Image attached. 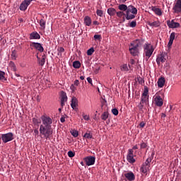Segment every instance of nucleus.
<instances>
[{
	"label": "nucleus",
	"mask_w": 181,
	"mask_h": 181,
	"mask_svg": "<svg viewBox=\"0 0 181 181\" xmlns=\"http://www.w3.org/2000/svg\"><path fill=\"white\" fill-rule=\"evenodd\" d=\"M33 135L35 136H37V137H39V130L38 129H34V133H33Z\"/></svg>",
	"instance_id": "nucleus-50"
},
{
	"label": "nucleus",
	"mask_w": 181,
	"mask_h": 181,
	"mask_svg": "<svg viewBox=\"0 0 181 181\" xmlns=\"http://www.w3.org/2000/svg\"><path fill=\"white\" fill-rule=\"evenodd\" d=\"M152 157H149L146 159V162L142 164L140 170L141 173L144 175H148V172H149V168H151V162H152Z\"/></svg>",
	"instance_id": "nucleus-4"
},
{
	"label": "nucleus",
	"mask_w": 181,
	"mask_h": 181,
	"mask_svg": "<svg viewBox=\"0 0 181 181\" xmlns=\"http://www.w3.org/2000/svg\"><path fill=\"white\" fill-rule=\"evenodd\" d=\"M132 151L135 150V149H138V146L137 145H135L132 147Z\"/></svg>",
	"instance_id": "nucleus-58"
},
{
	"label": "nucleus",
	"mask_w": 181,
	"mask_h": 181,
	"mask_svg": "<svg viewBox=\"0 0 181 181\" xmlns=\"http://www.w3.org/2000/svg\"><path fill=\"white\" fill-rule=\"evenodd\" d=\"M140 128H144L145 127V122H141L139 124Z\"/></svg>",
	"instance_id": "nucleus-56"
},
{
	"label": "nucleus",
	"mask_w": 181,
	"mask_h": 181,
	"mask_svg": "<svg viewBox=\"0 0 181 181\" xmlns=\"http://www.w3.org/2000/svg\"><path fill=\"white\" fill-rule=\"evenodd\" d=\"M146 101H148V97L141 95V103H142V104H146Z\"/></svg>",
	"instance_id": "nucleus-37"
},
{
	"label": "nucleus",
	"mask_w": 181,
	"mask_h": 181,
	"mask_svg": "<svg viewBox=\"0 0 181 181\" xmlns=\"http://www.w3.org/2000/svg\"><path fill=\"white\" fill-rule=\"evenodd\" d=\"M83 138H86V139H91L93 138V134L90 132H86L83 135Z\"/></svg>",
	"instance_id": "nucleus-32"
},
{
	"label": "nucleus",
	"mask_w": 181,
	"mask_h": 181,
	"mask_svg": "<svg viewBox=\"0 0 181 181\" xmlns=\"http://www.w3.org/2000/svg\"><path fill=\"white\" fill-rule=\"evenodd\" d=\"M116 15L117 18H121L122 16H125V13L124 11H116Z\"/></svg>",
	"instance_id": "nucleus-34"
},
{
	"label": "nucleus",
	"mask_w": 181,
	"mask_h": 181,
	"mask_svg": "<svg viewBox=\"0 0 181 181\" xmlns=\"http://www.w3.org/2000/svg\"><path fill=\"white\" fill-rule=\"evenodd\" d=\"M144 40H136L131 43L129 50L132 56H138L139 54V47H142Z\"/></svg>",
	"instance_id": "nucleus-1"
},
{
	"label": "nucleus",
	"mask_w": 181,
	"mask_h": 181,
	"mask_svg": "<svg viewBox=\"0 0 181 181\" xmlns=\"http://www.w3.org/2000/svg\"><path fill=\"white\" fill-rule=\"evenodd\" d=\"M151 11L158 15V16H162V10L156 6H151Z\"/></svg>",
	"instance_id": "nucleus-19"
},
{
	"label": "nucleus",
	"mask_w": 181,
	"mask_h": 181,
	"mask_svg": "<svg viewBox=\"0 0 181 181\" xmlns=\"http://www.w3.org/2000/svg\"><path fill=\"white\" fill-rule=\"evenodd\" d=\"M144 103H142L141 102H140V104L138 105V108H139V110H144Z\"/></svg>",
	"instance_id": "nucleus-52"
},
{
	"label": "nucleus",
	"mask_w": 181,
	"mask_h": 181,
	"mask_svg": "<svg viewBox=\"0 0 181 181\" xmlns=\"http://www.w3.org/2000/svg\"><path fill=\"white\" fill-rule=\"evenodd\" d=\"M118 9L120 10L122 12H127V10L128 9V6L126 4H119L118 6Z\"/></svg>",
	"instance_id": "nucleus-24"
},
{
	"label": "nucleus",
	"mask_w": 181,
	"mask_h": 181,
	"mask_svg": "<svg viewBox=\"0 0 181 181\" xmlns=\"http://www.w3.org/2000/svg\"><path fill=\"white\" fill-rule=\"evenodd\" d=\"M166 62V59H165V55L164 54H160L157 58H156V63L157 64L160 65V63H165Z\"/></svg>",
	"instance_id": "nucleus-18"
},
{
	"label": "nucleus",
	"mask_w": 181,
	"mask_h": 181,
	"mask_svg": "<svg viewBox=\"0 0 181 181\" xmlns=\"http://www.w3.org/2000/svg\"><path fill=\"white\" fill-rule=\"evenodd\" d=\"M120 4H125L127 2V0H119Z\"/></svg>",
	"instance_id": "nucleus-59"
},
{
	"label": "nucleus",
	"mask_w": 181,
	"mask_h": 181,
	"mask_svg": "<svg viewBox=\"0 0 181 181\" xmlns=\"http://www.w3.org/2000/svg\"><path fill=\"white\" fill-rule=\"evenodd\" d=\"M93 37L95 40H99V42H101V39H103V37L100 35H95Z\"/></svg>",
	"instance_id": "nucleus-43"
},
{
	"label": "nucleus",
	"mask_w": 181,
	"mask_h": 181,
	"mask_svg": "<svg viewBox=\"0 0 181 181\" xmlns=\"http://www.w3.org/2000/svg\"><path fill=\"white\" fill-rule=\"evenodd\" d=\"M62 53H64V48L62 47L58 48V56H60L62 57Z\"/></svg>",
	"instance_id": "nucleus-35"
},
{
	"label": "nucleus",
	"mask_w": 181,
	"mask_h": 181,
	"mask_svg": "<svg viewBox=\"0 0 181 181\" xmlns=\"http://www.w3.org/2000/svg\"><path fill=\"white\" fill-rule=\"evenodd\" d=\"M33 124H34V125H39V124H40V120L34 117L33 118Z\"/></svg>",
	"instance_id": "nucleus-39"
},
{
	"label": "nucleus",
	"mask_w": 181,
	"mask_h": 181,
	"mask_svg": "<svg viewBox=\"0 0 181 181\" xmlns=\"http://www.w3.org/2000/svg\"><path fill=\"white\" fill-rule=\"evenodd\" d=\"M127 160L129 163H135V158H134V151H132V149H129Z\"/></svg>",
	"instance_id": "nucleus-9"
},
{
	"label": "nucleus",
	"mask_w": 181,
	"mask_h": 181,
	"mask_svg": "<svg viewBox=\"0 0 181 181\" xmlns=\"http://www.w3.org/2000/svg\"><path fill=\"white\" fill-rule=\"evenodd\" d=\"M93 25H100V23H98V21H93Z\"/></svg>",
	"instance_id": "nucleus-60"
},
{
	"label": "nucleus",
	"mask_w": 181,
	"mask_h": 181,
	"mask_svg": "<svg viewBox=\"0 0 181 181\" xmlns=\"http://www.w3.org/2000/svg\"><path fill=\"white\" fill-rule=\"evenodd\" d=\"M167 25L170 29H176L180 28V23L175 22V20L167 21Z\"/></svg>",
	"instance_id": "nucleus-8"
},
{
	"label": "nucleus",
	"mask_w": 181,
	"mask_h": 181,
	"mask_svg": "<svg viewBox=\"0 0 181 181\" xmlns=\"http://www.w3.org/2000/svg\"><path fill=\"white\" fill-rule=\"evenodd\" d=\"M153 46L151 44H145L144 45V52L145 55L148 59L152 56V53H153Z\"/></svg>",
	"instance_id": "nucleus-6"
},
{
	"label": "nucleus",
	"mask_w": 181,
	"mask_h": 181,
	"mask_svg": "<svg viewBox=\"0 0 181 181\" xmlns=\"http://www.w3.org/2000/svg\"><path fill=\"white\" fill-rule=\"evenodd\" d=\"M84 78H85L84 76H80V79H81V80H84Z\"/></svg>",
	"instance_id": "nucleus-63"
},
{
	"label": "nucleus",
	"mask_w": 181,
	"mask_h": 181,
	"mask_svg": "<svg viewBox=\"0 0 181 181\" xmlns=\"http://www.w3.org/2000/svg\"><path fill=\"white\" fill-rule=\"evenodd\" d=\"M10 66H11V70H13V71H16V65L15 64V63L11 62Z\"/></svg>",
	"instance_id": "nucleus-40"
},
{
	"label": "nucleus",
	"mask_w": 181,
	"mask_h": 181,
	"mask_svg": "<svg viewBox=\"0 0 181 181\" xmlns=\"http://www.w3.org/2000/svg\"><path fill=\"white\" fill-rule=\"evenodd\" d=\"M137 81L139 84H144V83H145V81H144V79L141 76L137 77Z\"/></svg>",
	"instance_id": "nucleus-44"
},
{
	"label": "nucleus",
	"mask_w": 181,
	"mask_h": 181,
	"mask_svg": "<svg viewBox=\"0 0 181 181\" xmlns=\"http://www.w3.org/2000/svg\"><path fill=\"white\" fill-rule=\"evenodd\" d=\"M41 119L42 124L40 127H52V124H53L52 118L47 116H42Z\"/></svg>",
	"instance_id": "nucleus-5"
},
{
	"label": "nucleus",
	"mask_w": 181,
	"mask_h": 181,
	"mask_svg": "<svg viewBox=\"0 0 181 181\" xmlns=\"http://www.w3.org/2000/svg\"><path fill=\"white\" fill-rule=\"evenodd\" d=\"M140 148H141V149H145V148H148V144H146L145 142H142L140 144Z\"/></svg>",
	"instance_id": "nucleus-45"
},
{
	"label": "nucleus",
	"mask_w": 181,
	"mask_h": 181,
	"mask_svg": "<svg viewBox=\"0 0 181 181\" xmlns=\"http://www.w3.org/2000/svg\"><path fill=\"white\" fill-rule=\"evenodd\" d=\"M33 46L38 50V52H40V53H42L44 52L45 49L43 48V46H42V44L39 42H33L32 43Z\"/></svg>",
	"instance_id": "nucleus-15"
},
{
	"label": "nucleus",
	"mask_w": 181,
	"mask_h": 181,
	"mask_svg": "<svg viewBox=\"0 0 181 181\" xmlns=\"http://www.w3.org/2000/svg\"><path fill=\"white\" fill-rule=\"evenodd\" d=\"M0 80H4L6 81V78H5V72L0 71Z\"/></svg>",
	"instance_id": "nucleus-36"
},
{
	"label": "nucleus",
	"mask_w": 181,
	"mask_h": 181,
	"mask_svg": "<svg viewBox=\"0 0 181 181\" xmlns=\"http://www.w3.org/2000/svg\"><path fill=\"white\" fill-rule=\"evenodd\" d=\"M157 84L159 88H162V87L165 86V78L164 77L159 78L158 80Z\"/></svg>",
	"instance_id": "nucleus-20"
},
{
	"label": "nucleus",
	"mask_w": 181,
	"mask_h": 181,
	"mask_svg": "<svg viewBox=\"0 0 181 181\" xmlns=\"http://www.w3.org/2000/svg\"><path fill=\"white\" fill-rule=\"evenodd\" d=\"M108 112H104L102 115H101V119H103V121H107V119H108Z\"/></svg>",
	"instance_id": "nucleus-31"
},
{
	"label": "nucleus",
	"mask_w": 181,
	"mask_h": 181,
	"mask_svg": "<svg viewBox=\"0 0 181 181\" xmlns=\"http://www.w3.org/2000/svg\"><path fill=\"white\" fill-rule=\"evenodd\" d=\"M121 71H129V69H128V65L127 64H124L120 66Z\"/></svg>",
	"instance_id": "nucleus-30"
},
{
	"label": "nucleus",
	"mask_w": 181,
	"mask_h": 181,
	"mask_svg": "<svg viewBox=\"0 0 181 181\" xmlns=\"http://www.w3.org/2000/svg\"><path fill=\"white\" fill-rule=\"evenodd\" d=\"M96 15H98V16H100V18H102L103 15H104V11L103 10L98 9L96 11Z\"/></svg>",
	"instance_id": "nucleus-38"
},
{
	"label": "nucleus",
	"mask_w": 181,
	"mask_h": 181,
	"mask_svg": "<svg viewBox=\"0 0 181 181\" xmlns=\"http://www.w3.org/2000/svg\"><path fill=\"white\" fill-rule=\"evenodd\" d=\"M174 13H180L181 12V0H177L174 7L173 8Z\"/></svg>",
	"instance_id": "nucleus-12"
},
{
	"label": "nucleus",
	"mask_w": 181,
	"mask_h": 181,
	"mask_svg": "<svg viewBox=\"0 0 181 181\" xmlns=\"http://www.w3.org/2000/svg\"><path fill=\"white\" fill-rule=\"evenodd\" d=\"M94 53V48L91 47L87 51V55L88 56H91Z\"/></svg>",
	"instance_id": "nucleus-41"
},
{
	"label": "nucleus",
	"mask_w": 181,
	"mask_h": 181,
	"mask_svg": "<svg viewBox=\"0 0 181 181\" xmlns=\"http://www.w3.org/2000/svg\"><path fill=\"white\" fill-rule=\"evenodd\" d=\"M154 101L157 107H162V105H163V99H162V97L159 95H156Z\"/></svg>",
	"instance_id": "nucleus-13"
},
{
	"label": "nucleus",
	"mask_w": 181,
	"mask_h": 181,
	"mask_svg": "<svg viewBox=\"0 0 181 181\" xmlns=\"http://www.w3.org/2000/svg\"><path fill=\"white\" fill-rule=\"evenodd\" d=\"M161 117H162L163 118H165V117H166V115H165V113H162Z\"/></svg>",
	"instance_id": "nucleus-62"
},
{
	"label": "nucleus",
	"mask_w": 181,
	"mask_h": 181,
	"mask_svg": "<svg viewBox=\"0 0 181 181\" xmlns=\"http://www.w3.org/2000/svg\"><path fill=\"white\" fill-rule=\"evenodd\" d=\"M91 18H90V16H86L84 18V23L86 25V26H90L91 25Z\"/></svg>",
	"instance_id": "nucleus-22"
},
{
	"label": "nucleus",
	"mask_w": 181,
	"mask_h": 181,
	"mask_svg": "<svg viewBox=\"0 0 181 181\" xmlns=\"http://www.w3.org/2000/svg\"><path fill=\"white\" fill-rule=\"evenodd\" d=\"M173 107L172 105H170V109L168 110L169 112H170V110H172Z\"/></svg>",
	"instance_id": "nucleus-64"
},
{
	"label": "nucleus",
	"mask_w": 181,
	"mask_h": 181,
	"mask_svg": "<svg viewBox=\"0 0 181 181\" xmlns=\"http://www.w3.org/2000/svg\"><path fill=\"white\" fill-rule=\"evenodd\" d=\"M138 13V9L135 6L130 5L128 6L125 12V18L127 21H131L135 19V15Z\"/></svg>",
	"instance_id": "nucleus-2"
},
{
	"label": "nucleus",
	"mask_w": 181,
	"mask_h": 181,
	"mask_svg": "<svg viewBox=\"0 0 181 181\" xmlns=\"http://www.w3.org/2000/svg\"><path fill=\"white\" fill-rule=\"evenodd\" d=\"M60 121L61 122H66V117L64 116H62L61 118H60Z\"/></svg>",
	"instance_id": "nucleus-53"
},
{
	"label": "nucleus",
	"mask_w": 181,
	"mask_h": 181,
	"mask_svg": "<svg viewBox=\"0 0 181 181\" xmlns=\"http://www.w3.org/2000/svg\"><path fill=\"white\" fill-rule=\"evenodd\" d=\"M124 176L127 180H129V181L135 180V175H134V173L132 172H129L124 174Z\"/></svg>",
	"instance_id": "nucleus-16"
},
{
	"label": "nucleus",
	"mask_w": 181,
	"mask_h": 181,
	"mask_svg": "<svg viewBox=\"0 0 181 181\" xmlns=\"http://www.w3.org/2000/svg\"><path fill=\"white\" fill-rule=\"evenodd\" d=\"M71 107L73 110H77V107H78V100H77V98L74 96L72 98Z\"/></svg>",
	"instance_id": "nucleus-14"
},
{
	"label": "nucleus",
	"mask_w": 181,
	"mask_h": 181,
	"mask_svg": "<svg viewBox=\"0 0 181 181\" xmlns=\"http://www.w3.org/2000/svg\"><path fill=\"white\" fill-rule=\"evenodd\" d=\"M107 13L110 16H115L117 14V10L112 7L107 8Z\"/></svg>",
	"instance_id": "nucleus-21"
},
{
	"label": "nucleus",
	"mask_w": 181,
	"mask_h": 181,
	"mask_svg": "<svg viewBox=\"0 0 181 181\" xmlns=\"http://www.w3.org/2000/svg\"><path fill=\"white\" fill-rule=\"evenodd\" d=\"M86 163V166H91L95 163V157L94 156H87L84 158Z\"/></svg>",
	"instance_id": "nucleus-11"
},
{
	"label": "nucleus",
	"mask_w": 181,
	"mask_h": 181,
	"mask_svg": "<svg viewBox=\"0 0 181 181\" xmlns=\"http://www.w3.org/2000/svg\"><path fill=\"white\" fill-rule=\"evenodd\" d=\"M40 26L42 30H45L46 29V21L41 19L40 21Z\"/></svg>",
	"instance_id": "nucleus-28"
},
{
	"label": "nucleus",
	"mask_w": 181,
	"mask_h": 181,
	"mask_svg": "<svg viewBox=\"0 0 181 181\" xmlns=\"http://www.w3.org/2000/svg\"><path fill=\"white\" fill-rule=\"evenodd\" d=\"M112 112L113 115H118V113H119L118 109H117V108L112 109Z\"/></svg>",
	"instance_id": "nucleus-48"
},
{
	"label": "nucleus",
	"mask_w": 181,
	"mask_h": 181,
	"mask_svg": "<svg viewBox=\"0 0 181 181\" xmlns=\"http://www.w3.org/2000/svg\"><path fill=\"white\" fill-rule=\"evenodd\" d=\"M40 134L44 136L45 139H49V138L53 135V129H52V127L40 126Z\"/></svg>",
	"instance_id": "nucleus-3"
},
{
	"label": "nucleus",
	"mask_w": 181,
	"mask_h": 181,
	"mask_svg": "<svg viewBox=\"0 0 181 181\" xmlns=\"http://www.w3.org/2000/svg\"><path fill=\"white\" fill-rule=\"evenodd\" d=\"M11 59L12 60H16V50H13L11 53Z\"/></svg>",
	"instance_id": "nucleus-42"
},
{
	"label": "nucleus",
	"mask_w": 181,
	"mask_h": 181,
	"mask_svg": "<svg viewBox=\"0 0 181 181\" xmlns=\"http://www.w3.org/2000/svg\"><path fill=\"white\" fill-rule=\"evenodd\" d=\"M30 39H40V35H39V33H37V32H33L30 35Z\"/></svg>",
	"instance_id": "nucleus-23"
},
{
	"label": "nucleus",
	"mask_w": 181,
	"mask_h": 181,
	"mask_svg": "<svg viewBox=\"0 0 181 181\" xmlns=\"http://www.w3.org/2000/svg\"><path fill=\"white\" fill-rule=\"evenodd\" d=\"M87 81L88 83H89V84H90L91 86H93V79L90 77L87 78Z\"/></svg>",
	"instance_id": "nucleus-51"
},
{
	"label": "nucleus",
	"mask_w": 181,
	"mask_h": 181,
	"mask_svg": "<svg viewBox=\"0 0 181 181\" xmlns=\"http://www.w3.org/2000/svg\"><path fill=\"white\" fill-rule=\"evenodd\" d=\"M74 86H78V84H80V81H78V80H75L74 82Z\"/></svg>",
	"instance_id": "nucleus-55"
},
{
	"label": "nucleus",
	"mask_w": 181,
	"mask_h": 181,
	"mask_svg": "<svg viewBox=\"0 0 181 181\" xmlns=\"http://www.w3.org/2000/svg\"><path fill=\"white\" fill-rule=\"evenodd\" d=\"M61 101L67 102V94L64 91L61 92Z\"/></svg>",
	"instance_id": "nucleus-27"
},
{
	"label": "nucleus",
	"mask_w": 181,
	"mask_h": 181,
	"mask_svg": "<svg viewBox=\"0 0 181 181\" xmlns=\"http://www.w3.org/2000/svg\"><path fill=\"white\" fill-rule=\"evenodd\" d=\"M76 155V153H74V152H73V151H69V152H68V156L69 157V158H74V156Z\"/></svg>",
	"instance_id": "nucleus-46"
},
{
	"label": "nucleus",
	"mask_w": 181,
	"mask_h": 181,
	"mask_svg": "<svg viewBox=\"0 0 181 181\" xmlns=\"http://www.w3.org/2000/svg\"><path fill=\"white\" fill-rule=\"evenodd\" d=\"M73 67L74 69H80V67H81V64L79 61H75L73 62Z\"/></svg>",
	"instance_id": "nucleus-29"
},
{
	"label": "nucleus",
	"mask_w": 181,
	"mask_h": 181,
	"mask_svg": "<svg viewBox=\"0 0 181 181\" xmlns=\"http://www.w3.org/2000/svg\"><path fill=\"white\" fill-rule=\"evenodd\" d=\"M148 93H149V90L148 89V86H144V90L142 93V95L144 97H148Z\"/></svg>",
	"instance_id": "nucleus-33"
},
{
	"label": "nucleus",
	"mask_w": 181,
	"mask_h": 181,
	"mask_svg": "<svg viewBox=\"0 0 181 181\" xmlns=\"http://www.w3.org/2000/svg\"><path fill=\"white\" fill-rule=\"evenodd\" d=\"M64 101H61V107L63 108L64 107Z\"/></svg>",
	"instance_id": "nucleus-57"
},
{
	"label": "nucleus",
	"mask_w": 181,
	"mask_h": 181,
	"mask_svg": "<svg viewBox=\"0 0 181 181\" xmlns=\"http://www.w3.org/2000/svg\"><path fill=\"white\" fill-rule=\"evenodd\" d=\"M83 119H85V121H88V119H90V116L83 115Z\"/></svg>",
	"instance_id": "nucleus-54"
},
{
	"label": "nucleus",
	"mask_w": 181,
	"mask_h": 181,
	"mask_svg": "<svg viewBox=\"0 0 181 181\" xmlns=\"http://www.w3.org/2000/svg\"><path fill=\"white\" fill-rule=\"evenodd\" d=\"M36 57H37V60H40V57H39V54H36Z\"/></svg>",
	"instance_id": "nucleus-61"
},
{
	"label": "nucleus",
	"mask_w": 181,
	"mask_h": 181,
	"mask_svg": "<svg viewBox=\"0 0 181 181\" xmlns=\"http://www.w3.org/2000/svg\"><path fill=\"white\" fill-rule=\"evenodd\" d=\"M38 63L40 64V66H45V63H46V55L44 54L42 56V59L40 60H38Z\"/></svg>",
	"instance_id": "nucleus-25"
},
{
	"label": "nucleus",
	"mask_w": 181,
	"mask_h": 181,
	"mask_svg": "<svg viewBox=\"0 0 181 181\" xmlns=\"http://www.w3.org/2000/svg\"><path fill=\"white\" fill-rule=\"evenodd\" d=\"M136 26V21H133L130 23L129 27L130 28H135Z\"/></svg>",
	"instance_id": "nucleus-47"
},
{
	"label": "nucleus",
	"mask_w": 181,
	"mask_h": 181,
	"mask_svg": "<svg viewBox=\"0 0 181 181\" xmlns=\"http://www.w3.org/2000/svg\"><path fill=\"white\" fill-rule=\"evenodd\" d=\"M71 135L74 136V138H77L78 136V131L75 130L71 133Z\"/></svg>",
	"instance_id": "nucleus-49"
},
{
	"label": "nucleus",
	"mask_w": 181,
	"mask_h": 181,
	"mask_svg": "<svg viewBox=\"0 0 181 181\" xmlns=\"http://www.w3.org/2000/svg\"><path fill=\"white\" fill-rule=\"evenodd\" d=\"M1 139L4 144H7V142H11V141H13V133L8 132L1 134Z\"/></svg>",
	"instance_id": "nucleus-7"
},
{
	"label": "nucleus",
	"mask_w": 181,
	"mask_h": 181,
	"mask_svg": "<svg viewBox=\"0 0 181 181\" xmlns=\"http://www.w3.org/2000/svg\"><path fill=\"white\" fill-rule=\"evenodd\" d=\"M149 26H152L153 28H159L160 26V23L159 21H153L152 23H148Z\"/></svg>",
	"instance_id": "nucleus-26"
},
{
	"label": "nucleus",
	"mask_w": 181,
	"mask_h": 181,
	"mask_svg": "<svg viewBox=\"0 0 181 181\" xmlns=\"http://www.w3.org/2000/svg\"><path fill=\"white\" fill-rule=\"evenodd\" d=\"M33 0H24L20 5V11H26Z\"/></svg>",
	"instance_id": "nucleus-10"
},
{
	"label": "nucleus",
	"mask_w": 181,
	"mask_h": 181,
	"mask_svg": "<svg viewBox=\"0 0 181 181\" xmlns=\"http://www.w3.org/2000/svg\"><path fill=\"white\" fill-rule=\"evenodd\" d=\"M175 37H176V33H172L170 35V40L168 44V47H171L172 45H173V41L175 40Z\"/></svg>",
	"instance_id": "nucleus-17"
}]
</instances>
